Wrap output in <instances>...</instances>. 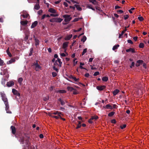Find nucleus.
<instances>
[{
	"mask_svg": "<svg viewBox=\"0 0 149 149\" xmlns=\"http://www.w3.org/2000/svg\"><path fill=\"white\" fill-rule=\"evenodd\" d=\"M127 30V27H125V29L122 31L121 33L123 34Z\"/></svg>",
	"mask_w": 149,
	"mask_h": 149,
	"instance_id": "nucleus-54",
	"label": "nucleus"
},
{
	"mask_svg": "<svg viewBox=\"0 0 149 149\" xmlns=\"http://www.w3.org/2000/svg\"><path fill=\"white\" fill-rule=\"evenodd\" d=\"M42 12V10H40L38 12V13L39 15H40Z\"/></svg>",
	"mask_w": 149,
	"mask_h": 149,
	"instance_id": "nucleus-55",
	"label": "nucleus"
},
{
	"mask_svg": "<svg viewBox=\"0 0 149 149\" xmlns=\"http://www.w3.org/2000/svg\"><path fill=\"white\" fill-rule=\"evenodd\" d=\"M4 62L3 60H2L0 58V66H2L3 65Z\"/></svg>",
	"mask_w": 149,
	"mask_h": 149,
	"instance_id": "nucleus-43",
	"label": "nucleus"
},
{
	"mask_svg": "<svg viewBox=\"0 0 149 149\" xmlns=\"http://www.w3.org/2000/svg\"><path fill=\"white\" fill-rule=\"evenodd\" d=\"M72 79H73L75 81H76V82L79 81V78L77 79L74 77H73Z\"/></svg>",
	"mask_w": 149,
	"mask_h": 149,
	"instance_id": "nucleus-42",
	"label": "nucleus"
},
{
	"mask_svg": "<svg viewBox=\"0 0 149 149\" xmlns=\"http://www.w3.org/2000/svg\"><path fill=\"white\" fill-rule=\"evenodd\" d=\"M6 80L4 78H2L1 80V84L4 86L5 87V84L6 83Z\"/></svg>",
	"mask_w": 149,
	"mask_h": 149,
	"instance_id": "nucleus-24",
	"label": "nucleus"
},
{
	"mask_svg": "<svg viewBox=\"0 0 149 149\" xmlns=\"http://www.w3.org/2000/svg\"><path fill=\"white\" fill-rule=\"evenodd\" d=\"M115 113V112L114 111H112L109 113L108 114V116L109 117H111L113 116L114 114Z\"/></svg>",
	"mask_w": 149,
	"mask_h": 149,
	"instance_id": "nucleus-32",
	"label": "nucleus"
},
{
	"mask_svg": "<svg viewBox=\"0 0 149 149\" xmlns=\"http://www.w3.org/2000/svg\"><path fill=\"white\" fill-rule=\"evenodd\" d=\"M48 11L51 13H56V11L54 9L50 8H49L48 10Z\"/></svg>",
	"mask_w": 149,
	"mask_h": 149,
	"instance_id": "nucleus-13",
	"label": "nucleus"
},
{
	"mask_svg": "<svg viewBox=\"0 0 149 149\" xmlns=\"http://www.w3.org/2000/svg\"><path fill=\"white\" fill-rule=\"evenodd\" d=\"M53 68L54 70H55L56 72H58V70L57 68H56L55 66H53Z\"/></svg>",
	"mask_w": 149,
	"mask_h": 149,
	"instance_id": "nucleus-52",
	"label": "nucleus"
},
{
	"mask_svg": "<svg viewBox=\"0 0 149 149\" xmlns=\"http://www.w3.org/2000/svg\"><path fill=\"white\" fill-rule=\"evenodd\" d=\"M0 94L2 97V99L4 102V104H6L8 103V99L6 97L5 94L4 93L2 92H1Z\"/></svg>",
	"mask_w": 149,
	"mask_h": 149,
	"instance_id": "nucleus-1",
	"label": "nucleus"
},
{
	"mask_svg": "<svg viewBox=\"0 0 149 149\" xmlns=\"http://www.w3.org/2000/svg\"><path fill=\"white\" fill-rule=\"evenodd\" d=\"M23 81V79L22 77L19 78L18 80V82L21 84H22V82Z\"/></svg>",
	"mask_w": 149,
	"mask_h": 149,
	"instance_id": "nucleus-29",
	"label": "nucleus"
},
{
	"mask_svg": "<svg viewBox=\"0 0 149 149\" xmlns=\"http://www.w3.org/2000/svg\"><path fill=\"white\" fill-rule=\"evenodd\" d=\"M126 126L127 125L126 124H124L122 125H121L120 127L122 129H123L126 127Z\"/></svg>",
	"mask_w": 149,
	"mask_h": 149,
	"instance_id": "nucleus-41",
	"label": "nucleus"
},
{
	"mask_svg": "<svg viewBox=\"0 0 149 149\" xmlns=\"http://www.w3.org/2000/svg\"><path fill=\"white\" fill-rule=\"evenodd\" d=\"M98 118V117L97 116H92L91 117V119L92 120H97Z\"/></svg>",
	"mask_w": 149,
	"mask_h": 149,
	"instance_id": "nucleus-37",
	"label": "nucleus"
},
{
	"mask_svg": "<svg viewBox=\"0 0 149 149\" xmlns=\"http://www.w3.org/2000/svg\"><path fill=\"white\" fill-rule=\"evenodd\" d=\"M6 107L5 109L6 111V112L7 113H11V112L10 111L9 109V105L8 103L5 104Z\"/></svg>",
	"mask_w": 149,
	"mask_h": 149,
	"instance_id": "nucleus-4",
	"label": "nucleus"
},
{
	"mask_svg": "<svg viewBox=\"0 0 149 149\" xmlns=\"http://www.w3.org/2000/svg\"><path fill=\"white\" fill-rule=\"evenodd\" d=\"M124 19L126 20L129 17V16L128 15H124Z\"/></svg>",
	"mask_w": 149,
	"mask_h": 149,
	"instance_id": "nucleus-56",
	"label": "nucleus"
},
{
	"mask_svg": "<svg viewBox=\"0 0 149 149\" xmlns=\"http://www.w3.org/2000/svg\"><path fill=\"white\" fill-rule=\"evenodd\" d=\"M144 45L143 43H141L139 45V47L140 48H143L144 47Z\"/></svg>",
	"mask_w": 149,
	"mask_h": 149,
	"instance_id": "nucleus-35",
	"label": "nucleus"
},
{
	"mask_svg": "<svg viewBox=\"0 0 149 149\" xmlns=\"http://www.w3.org/2000/svg\"><path fill=\"white\" fill-rule=\"evenodd\" d=\"M3 73L4 75H5L6 73L7 72V69H4L3 70Z\"/></svg>",
	"mask_w": 149,
	"mask_h": 149,
	"instance_id": "nucleus-53",
	"label": "nucleus"
},
{
	"mask_svg": "<svg viewBox=\"0 0 149 149\" xmlns=\"http://www.w3.org/2000/svg\"><path fill=\"white\" fill-rule=\"evenodd\" d=\"M29 36L25 35V37L24 38V40L25 41H26L28 39L29 37Z\"/></svg>",
	"mask_w": 149,
	"mask_h": 149,
	"instance_id": "nucleus-47",
	"label": "nucleus"
},
{
	"mask_svg": "<svg viewBox=\"0 0 149 149\" xmlns=\"http://www.w3.org/2000/svg\"><path fill=\"white\" fill-rule=\"evenodd\" d=\"M6 52H7V54H8V55L9 56H10V57L12 56V55L11 54V53L9 52V48H8L7 49Z\"/></svg>",
	"mask_w": 149,
	"mask_h": 149,
	"instance_id": "nucleus-28",
	"label": "nucleus"
},
{
	"mask_svg": "<svg viewBox=\"0 0 149 149\" xmlns=\"http://www.w3.org/2000/svg\"><path fill=\"white\" fill-rule=\"evenodd\" d=\"M143 62V61L142 60H139L137 61V62L139 64L142 63Z\"/></svg>",
	"mask_w": 149,
	"mask_h": 149,
	"instance_id": "nucleus-48",
	"label": "nucleus"
},
{
	"mask_svg": "<svg viewBox=\"0 0 149 149\" xmlns=\"http://www.w3.org/2000/svg\"><path fill=\"white\" fill-rule=\"evenodd\" d=\"M58 100L60 102L61 104L62 105H63L65 104V102L62 100L61 98H59L58 99Z\"/></svg>",
	"mask_w": 149,
	"mask_h": 149,
	"instance_id": "nucleus-25",
	"label": "nucleus"
},
{
	"mask_svg": "<svg viewBox=\"0 0 149 149\" xmlns=\"http://www.w3.org/2000/svg\"><path fill=\"white\" fill-rule=\"evenodd\" d=\"M14 82L13 81H10L7 82L6 85L8 87L12 86L14 85Z\"/></svg>",
	"mask_w": 149,
	"mask_h": 149,
	"instance_id": "nucleus-5",
	"label": "nucleus"
},
{
	"mask_svg": "<svg viewBox=\"0 0 149 149\" xmlns=\"http://www.w3.org/2000/svg\"><path fill=\"white\" fill-rule=\"evenodd\" d=\"M87 51V49L85 48L84 49L83 51L82 52V56L84 55L86 52Z\"/></svg>",
	"mask_w": 149,
	"mask_h": 149,
	"instance_id": "nucleus-39",
	"label": "nucleus"
},
{
	"mask_svg": "<svg viewBox=\"0 0 149 149\" xmlns=\"http://www.w3.org/2000/svg\"><path fill=\"white\" fill-rule=\"evenodd\" d=\"M74 6L79 11H80L82 10V8L79 5L75 4Z\"/></svg>",
	"mask_w": 149,
	"mask_h": 149,
	"instance_id": "nucleus-19",
	"label": "nucleus"
},
{
	"mask_svg": "<svg viewBox=\"0 0 149 149\" xmlns=\"http://www.w3.org/2000/svg\"><path fill=\"white\" fill-rule=\"evenodd\" d=\"M63 5L66 7H67L68 6V3L66 2H63Z\"/></svg>",
	"mask_w": 149,
	"mask_h": 149,
	"instance_id": "nucleus-62",
	"label": "nucleus"
},
{
	"mask_svg": "<svg viewBox=\"0 0 149 149\" xmlns=\"http://www.w3.org/2000/svg\"><path fill=\"white\" fill-rule=\"evenodd\" d=\"M68 42H64L63 44V48L65 49L68 46Z\"/></svg>",
	"mask_w": 149,
	"mask_h": 149,
	"instance_id": "nucleus-17",
	"label": "nucleus"
},
{
	"mask_svg": "<svg viewBox=\"0 0 149 149\" xmlns=\"http://www.w3.org/2000/svg\"><path fill=\"white\" fill-rule=\"evenodd\" d=\"M20 23L22 26H26L28 23V21L27 20L21 21Z\"/></svg>",
	"mask_w": 149,
	"mask_h": 149,
	"instance_id": "nucleus-6",
	"label": "nucleus"
},
{
	"mask_svg": "<svg viewBox=\"0 0 149 149\" xmlns=\"http://www.w3.org/2000/svg\"><path fill=\"white\" fill-rule=\"evenodd\" d=\"M33 48H31L30 49V52L29 54V56H31L32 55L33 52Z\"/></svg>",
	"mask_w": 149,
	"mask_h": 149,
	"instance_id": "nucleus-30",
	"label": "nucleus"
},
{
	"mask_svg": "<svg viewBox=\"0 0 149 149\" xmlns=\"http://www.w3.org/2000/svg\"><path fill=\"white\" fill-rule=\"evenodd\" d=\"M81 125H79V124H78L77 125V126L76 127V129H78V128H80L81 127Z\"/></svg>",
	"mask_w": 149,
	"mask_h": 149,
	"instance_id": "nucleus-60",
	"label": "nucleus"
},
{
	"mask_svg": "<svg viewBox=\"0 0 149 149\" xmlns=\"http://www.w3.org/2000/svg\"><path fill=\"white\" fill-rule=\"evenodd\" d=\"M15 58H12L11 60H10V61H8L7 62V64H10L14 62H15Z\"/></svg>",
	"mask_w": 149,
	"mask_h": 149,
	"instance_id": "nucleus-14",
	"label": "nucleus"
},
{
	"mask_svg": "<svg viewBox=\"0 0 149 149\" xmlns=\"http://www.w3.org/2000/svg\"><path fill=\"white\" fill-rule=\"evenodd\" d=\"M87 7L88 8L91 9L95 11V8L92 7V6L90 5H88V6H87Z\"/></svg>",
	"mask_w": 149,
	"mask_h": 149,
	"instance_id": "nucleus-31",
	"label": "nucleus"
},
{
	"mask_svg": "<svg viewBox=\"0 0 149 149\" xmlns=\"http://www.w3.org/2000/svg\"><path fill=\"white\" fill-rule=\"evenodd\" d=\"M63 17L65 18V21L66 22L70 21L71 19V18L70 17V15H63Z\"/></svg>",
	"mask_w": 149,
	"mask_h": 149,
	"instance_id": "nucleus-2",
	"label": "nucleus"
},
{
	"mask_svg": "<svg viewBox=\"0 0 149 149\" xmlns=\"http://www.w3.org/2000/svg\"><path fill=\"white\" fill-rule=\"evenodd\" d=\"M86 40V36H83V38L81 39V41L84 42Z\"/></svg>",
	"mask_w": 149,
	"mask_h": 149,
	"instance_id": "nucleus-34",
	"label": "nucleus"
},
{
	"mask_svg": "<svg viewBox=\"0 0 149 149\" xmlns=\"http://www.w3.org/2000/svg\"><path fill=\"white\" fill-rule=\"evenodd\" d=\"M81 18H76L74 19L73 20V22H76L78 21L79 19H80Z\"/></svg>",
	"mask_w": 149,
	"mask_h": 149,
	"instance_id": "nucleus-49",
	"label": "nucleus"
},
{
	"mask_svg": "<svg viewBox=\"0 0 149 149\" xmlns=\"http://www.w3.org/2000/svg\"><path fill=\"white\" fill-rule=\"evenodd\" d=\"M57 61L59 63V66L60 67H61V64L62 63V62L61 61V60L59 58H57Z\"/></svg>",
	"mask_w": 149,
	"mask_h": 149,
	"instance_id": "nucleus-38",
	"label": "nucleus"
},
{
	"mask_svg": "<svg viewBox=\"0 0 149 149\" xmlns=\"http://www.w3.org/2000/svg\"><path fill=\"white\" fill-rule=\"evenodd\" d=\"M40 8V7L39 5V2H37L34 6V9L36 10H38Z\"/></svg>",
	"mask_w": 149,
	"mask_h": 149,
	"instance_id": "nucleus-15",
	"label": "nucleus"
},
{
	"mask_svg": "<svg viewBox=\"0 0 149 149\" xmlns=\"http://www.w3.org/2000/svg\"><path fill=\"white\" fill-rule=\"evenodd\" d=\"M12 92L15 95H16L17 96H20V93L18 92L15 89H12Z\"/></svg>",
	"mask_w": 149,
	"mask_h": 149,
	"instance_id": "nucleus-11",
	"label": "nucleus"
},
{
	"mask_svg": "<svg viewBox=\"0 0 149 149\" xmlns=\"http://www.w3.org/2000/svg\"><path fill=\"white\" fill-rule=\"evenodd\" d=\"M49 21L52 22H55V17L53 18L52 19H49Z\"/></svg>",
	"mask_w": 149,
	"mask_h": 149,
	"instance_id": "nucleus-45",
	"label": "nucleus"
},
{
	"mask_svg": "<svg viewBox=\"0 0 149 149\" xmlns=\"http://www.w3.org/2000/svg\"><path fill=\"white\" fill-rule=\"evenodd\" d=\"M58 93H65L66 92V91L64 90H59L58 91Z\"/></svg>",
	"mask_w": 149,
	"mask_h": 149,
	"instance_id": "nucleus-36",
	"label": "nucleus"
},
{
	"mask_svg": "<svg viewBox=\"0 0 149 149\" xmlns=\"http://www.w3.org/2000/svg\"><path fill=\"white\" fill-rule=\"evenodd\" d=\"M117 13H123V11L121 10H119L117 11Z\"/></svg>",
	"mask_w": 149,
	"mask_h": 149,
	"instance_id": "nucleus-64",
	"label": "nucleus"
},
{
	"mask_svg": "<svg viewBox=\"0 0 149 149\" xmlns=\"http://www.w3.org/2000/svg\"><path fill=\"white\" fill-rule=\"evenodd\" d=\"M111 122L112 123H116V120L115 119H112L111 120Z\"/></svg>",
	"mask_w": 149,
	"mask_h": 149,
	"instance_id": "nucleus-58",
	"label": "nucleus"
},
{
	"mask_svg": "<svg viewBox=\"0 0 149 149\" xmlns=\"http://www.w3.org/2000/svg\"><path fill=\"white\" fill-rule=\"evenodd\" d=\"M38 24V22L37 21H35L33 22L31 26V29L33 28L36 27L37 25Z\"/></svg>",
	"mask_w": 149,
	"mask_h": 149,
	"instance_id": "nucleus-12",
	"label": "nucleus"
},
{
	"mask_svg": "<svg viewBox=\"0 0 149 149\" xmlns=\"http://www.w3.org/2000/svg\"><path fill=\"white\" fill-rule=\"evenodd\" d=\"M63 20V19L58 18L55 17V22H61Z\"/></svg>",
	"mask_w": 149,
	"mask_h": 149,
	"instance_id": "nucleus-20",
	"label": "nucleus"
},
{
	"mask_svg": "<svg viewBox=\"0 0 149 149\" xmlns=\"http://www.w3.org/2000/svg\"><path fill=\"white\" fill-rule=\"evenodd\" d=\"M34 65L35 66L36 70H38V69L40 68V65L38 64V63H35Z\"/></svg>",
	"mask_w": 149,
	"mask_h": 149,
	"instance_id": "nucleus-23",
	"label": "nucleus"
},
{
	"mask_svg": "<svg viewBox=\"0 0 149 149\" xmlns=\"http://www.w3.org/2000/svg\"><path fill=\"white\" fill-rule=\"evenodd\" d=\"M117 107H118V106H117V105H116L115 104H113V107H112L113 108H114V109H116L117 108Z\"/></svg>",
	"mask_w": 149,
	"mask_h": 149,
	"instance_id": "nucleus-63",
	"label": "nucleus"
},
{
	"mask_svg": "<svg viewBox=\"0 0 149 149\" xmlns=\"http://www.w3.org/2000/svg\"><path fill=\"white\" fill-rule=\"evenodd\" d=\"M102 80L103 81H107L108 80V78L107 77H102Z\"/></svg>",
	"mask_w": 149,
	"mask_h": 149,
	"instance_id": "nucleus-27",
	"label": "nucleus"
},
{
	"mask_svg": "<svg viewBox=\"0 0 149 149\" xmlns=\"http://www.w3.org/2000/svg\"><path fill=\"white\" fill-rule=\"evenodd\" d=\"M97 89L99 91H102L106 88V86L104 85L98 86L96 87Z\"/></svg>",
	"mask_w": 149,
	"mask_h": 149,
	"instance_id": "nucleus-3",
	"label": "nucleus"
},
{
	"mask_svg": "<svg viewBox=\"0 0 149 149\" xmlns=\"http://www.w3.org/2000/svg\"><path fill=\"white\" fill-rule=\"evenodd\" d=\"M50 15L51 16L55 17L58 16L59 15L58 14L56 13L54 14H51Z\"/></svg>",
	"mask_w": 149,
	"mask_h": 149,
	"instance_id": "nucleus-33",
	"label": "nucleus"
},
{
	"mask_svg": "<svg viewBox=\"0 0 149 149\" xmlns=\"http://www.w3.org/2000/svg\"><path fill=\"white\" fill-rule=\"evenodd\" d=\"M134 62H132L131 65L130 66V68H132L133 67H134Z\"/></svg>",
	"mask_w": 149,
	"mask_h": 149,
	"instance_id": "nucleus-57",
	"label": "nucleus"
},
{
	"mask_svg": "<svg viewBox=\"0 0 149 149\" xmlns=\"http://www.w3.org/2000/svg\"><path fill=\"white\" fill-rule=\"evenodd\" d=\"M119 90L118 89H116L113 91L112 93L114 95H116L119 93Z\"/></svg>",
	"mask_w": 149,
	"mask_h": 149,
	"instance_id": "nucleus-21",
	"label": "nucleus"
},
{
	"mask_svg": "<svg viewBox=\"0 0 149 149\" xmlns=\"http://www.w3.org/2000/svg\"><path fill=\"white\" fill-rule=\"evenodd\" d=\"M119 45L118 44L116 45L113 46L112 49L113 50H115L116 49H117L118 47H119Z\"/></svg>",
	"mask_w": 149,
	"mask_h": 149,
	"instance_id": "nucleus-26",
	"label": "nucleus"
},
{
	"mask_svg": "<svg viewBox=\"0 0 149 149\" xmlns=\"http://www.w3.org/2000/svg\"><path fill=\"white\" fill-rule=\"evenodd\" d=\"M67 89L68 91H72L73 90H74L76 91V90L73 87L71 86H68L67 87Z\"/></svg>",
	"mask_w": 149,
	"mask_h": 149,
	"instance_id": "nucleus-22",
	"label": "nucleus"
},
{
	"mask_svg": "<svg viewBox=\"0 0 149 149\" xmlns=\"http://www.w3.org/2000/svg\"><path fill=\"white\" fill-rule=\"evenodd\" d=\"M103 108H104V109H113V108L112 107V106L109 104H107L106 105V106H103Z\"/></svg>",
	"mask_w": 149,
	"mask_h": 149,
	"instance_id": "nucleus-7",
	"label": "nucleus"
},
{
	"mask_svg": "<svg viewBox=\"0 0 149 149\" xmlns=\"http://www.w3.org/2000/svg\"><path fill=\"white\" fill-rule=\"evenodd\" d=\"M25 35L29 36L30 32L29 30L27 28L25 29V31H24Z\"/></svg>",
	"mask_w": 149,
	"mask_h": 149,
	"instance_id": "nucleus-16",
	"label": "nucleus"
},
{
	"mask_svg": "<svg viewBox=\"0 0 149 149\" xmlns=\"http://www.w3.org/2000/svg\"><path fill=\"white\" fill-rule=\"evenodd\" d=\"M99 74V72L98 71L95 72L93 74L94 76H96L98 75Z\"/></svg>",
	"mask_w": 149,
	"mask_h": 149,
	"instance_id": "nucleus-50",
	"label": "nucleus"
},
{
	"mask_svg": "<svg viewBox=\"0 0 149 149\" xmlns=\"http://www.w3.org/2000/svg\"><path fill=\"white\" fill-rule=\"evenodd\" d=\"M127 41V42L129 43H130L131 44H132L133 43L132 41L131 40H128Z\"/></svg>",
	"mask_w": 149,
	"mask_h": 149,
	"instance_id": "nucleus-59",
	"label": "nucleus"
},
{
	"mask_svg": "<svg viewBox=\"0 0 149 149\" xmlns=\"http://www.w3.org/2000/svg\"><path fill=\"white\" fill-rule=\"evenodd\" d=\"M52 75L53 77H56L57 75V73L56 72H53L52 73Z\"/></svg>",
	"mask_w": 149,
	"mask_h": 149,
	"instance_id": "nucleus-46",
	"label": "nucleus"
},
{
	"mask_svg": "<svg viewBox=\"0 0 149 149\" xmlns=\"http://www.w3.org/2000/svg\"><path fill=\"white\" fill-rule=\"evenodd\" d=\"M29 15V14H27L26 15H23L21 16H22L24 18H27Z\"/></svg>",
	"mask_w": 149,
	"mask_h": 149,
	"instance_id": "nucleus-44",
	"label": "nucleus"
},
{
	"mask_svg": "<svg viewBox=\"0 0 149 149\" xmlns=\"http://www.w3.org/2000/svg\"><path fill=\"white\" fill-rule=\"evenodd\" d=\"M49 99V97L48 96L46 97H44L43 98V100L45 101H47Z\"/></svg>",
	"mask_w": 149,
	"mask_h": 149,
	"instance_id": "nucleus-51",
	"label": "nucleus"
},
{
	"mask_svg": "<svg viewBox=\"0 0 149 149\" xmlns=\"http://www.w3.org/2000/svg\"><path fill=\"white\" fill-rule=\"evenodd\" d=\"M138 19L140 21H142L144 19L143 17L142 16L139 17Z\"/></svg>",
	"mask_w": 149,
	"mask_h": 149,
	"instance_id": "nucleus-40",
	"label": "nucleus"
},
{
	"mask_svg": "<svg viewBox=\"0 0 149 149\" xmlns=\"http://www.w3.org/2000/svg\"><path fill=\"white\" fill-rule=\"evenodd\" d=\"M72 35L70 34L69 35H68L65 38V40H68L72 37Z\"/></svg>",
	"mask_w": 149,
	"mask_h": 149,
	"instance_id": "nucleus-18",
	"label": "nucleus"
},
{
	"mask_svg": "<svg viewBox=\"0 0 149 149\" xmlns=\"http://www.w3.org/2000/svg\"><path fill=\"white\" fill-rule=\"evenodd\" d=\"M126 51L127 52H131L132 53H136V51L135 49L134 48H130L128 49H127L126 50Z\"/></svg>",
	"mask_w": 149,
	"mask_h": 149,
	"instance_id": "nucleus-8",
	"label": "nucleus"
},
{
	"mask_svg": "<svg viewBox=\"0 0 149 149\" xmlns=\"http://www.w3.org/2000/svg\"><path fill=\"white\" fill-rule=\"evenodd\" d=\"M12 133L13 134H15L16 132V129L15 127L13 126H11L10 127Z\"/></svg>",
	"mask_w": 149,
	"mask_h": 149,
	"instance_id": "nucleus-10",
	"label": "nucleus"
},
{
	"mask_svg": "<svg viewBox=\"0 0 149 149\" xmlns=\"http://www.w3.org/2000/svg\"><path fill=\"white\" fill-rule=\"evenodd\" d=\"M84 76L86 77H88L90 75L88 73H87L85 74Z\"/></svg>",
	"mask_w": 149,
	"mask_h": 149,
	"instance_id": "nucleus-61",
	"label": "nucleus"
},
{
	"mask_svg": "<svg viewBox=\"0 0 149 149\" xmlns=\"http://www.w3.org/2000/svg\"><path fill=\"white\" fill-rule=\"evenodd\" d=\"M33 38L34 39L35 41V45L36 46H37L39 45L40 41L38 39L35 37L34 35L33 36Z\"/></svg>",
	"mask_w": 149,
	"mask_h": 149,
	"instance_id": "nucleus-9",
	"label": "nucleus"
}]
</instances>
